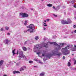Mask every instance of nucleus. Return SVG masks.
<instances>
[{"label": "nucleus", "instance_id": "obj_1", "mask_svg": "<svg viewBox=\"0 0 76 76\" xmlns=\"http://www.w3.org/2000/svg\"><path fill=\"white\" fill-rule=\"evenodd\" d=\"M42 47H46V48H48V46L47 45L46 43L44 45V44H40L35 45L34 48V50L39 52L37 53V54L38 55H39L40 54L42 53V56H46H46H45V55L46 53V52H45V50H43V53L41 52L42 50H41V49L42 48Z\"/></svg>", "mask_w": 76, "mask_h": 76}, {"label": "nucleus", "instance_id": "obj_2", "mask_svg": "<svg viewBox=\"0 0 76 76\" xmlns=\"http://www.w3.org/2000/svg\"><path fill=\"white\" fill-rule=\"evenodd\" d=\"M46 45H50L51 44H54L55 45H56L57 47L55 50H53V54L56 55L57 53H58V51L61 50V47L64 45V43H60V45L57 44L56 42H48L46 43Z\"/></svg>", "mask_w": 76, "mask_h": 76}, {"label": "nucleus", "instance_id": "obj_3", "mask_svg": "<svg viewBox=\"0 0 76 76\" xmlns=\"http://www.w3.org/2000/svg\"><path fill=\"white\" fill-rule=\"evenodd\" d=\"M72 45H68L65 48H63L61 50V51L62 53H63L65 55H67V54H69L70 53V50H68V49H69L70 48H72Z\"/></svg>", "mask_w": 76, "mask_h": 76}, {"label": "nucleus", "instance_id": "obj_4", "mask_svg": "<svg viewBox=\"0 0 76 76\" xmlns=\"http://www.w3.org/2000/svg\"><path fill=\"white\" fill-rule=\"evenodd\" d=\"M29 29H28V32H30V33H32L35 32V26L33 24H30L29 25Z\"/></svg>", "mask_w": 76, "mask_h": 76}, {"label": "nucleus", "instance_id": "obj_5", "mask_svg": "<svg viewBox=\"0 0 76 76\" xmlns=\"http://www.w3.org/2000/svg\"><path fill=\"white\" fill-rule=\"evenodd\" d=\"M60 56L61 55V53L57 54L56 53V55L53 54V51H52L51 53H49L48 54L46 55V57H48L49 58H50L51 57H52V56Z\"/></svg>", "mask_w": 76, "mask_h": 76}, {"label": "nucleus", "instance_id": "obj_6", "mask_svg": "<svg viewBox=\"0 0 76 76\" xmlns=\"http://www.w3.org/2000/svg\"><path fill=\"white\" fill-rule=\"evenodd\" d=\"M19 60H21L22 58H26L25 55H23V52H22V51L20 50L19 51Z\"/></svg>", "mask_w": 76, "mask_h": 76}, {"label": "nucleus", "instance_id": "obj_7", "mask_svg": "<svg viewBox=\"0 0 76 76\" xmlns=\"http://www.w3.org/2000/svg\"><path fill=\"white\" fill-rule=\"evenodd\" d=\"M20 16H22L23 18H25V17H28V15L25 13H20Z\"/></svg>", "mask_w": 76, "mask_h": 76}, {"label": "nucleus", "instance_id": "obj_8", "mask_svg": "<svg viewBox=\"0 0 76 76\" xmlns=\"http://www.w3.org/2000/svg\"><path fill=\"white\" fill-rule=\"evenodd\" d=\"M26 67L25 66H23L20 69V72H22V71H23L25 70V69H26Z\"/></svg>", "mask_w": 76, "mask_h": 76}, {"label": "nucleus", "instance_id": "obj_9", "mask_svg": "<svg viewBox=\"0 0 76 76\" xmlns=\"http://www.w3.org/2000/svg\"><path fill=\"white\" fill-rule=\"evenodd\" d=\"M72 23V21H71V20L69 18H68L67 21H66V24H69V23Z\"/></svg>", "mask_w": 76, "mask_h": 76}, {"label": "nucleus", "instance_id": "obj_10", "mask_svg": "<svg viewBox=\"0 0 76 76\" xmlns=\"http://www.w3.org/2000/svg\"><path fill=\"white\" fill-rule=\"evenodd\" d=\"M4 43L5 44H7L9 43V40L8 39H6L5 40H4Z\"/></svg>", "mask_w": 76, "mask_h": 76}, {"label": "nucleus", "instance_id": "obj_11", "mask_svg": "<svg viewBox=\"0 0 76 76\" xmlns=\"http://www.w3.org/2000/svg\"><path fill=\"white\" fill-rule=\"evenodd\" d=\"M74 47V48L72 49H71V50L72 51H76V45H75Z\"/></svg>", "mask_w": 76, "mask_h": 76}, {"label": "nucleus", "instance_id": "obj_12", "mask_svg": "<svg viewBox=\"0 0 76 76\" xmlns=\"http://www.w3.org/2000/svg\"><path fill=\"white\" fill-rule=\"evenodd\" d=\"M3 63H4V60H3L0 61V66H1L3 64Z\"/></svg>", "mask_w": 76, "mask_h": 76}, {"label": "nucleus", "instance_id": "obj_13", "mask_svg": "<svg viewBox=\"0 0 76 76\" xmlns=\"http://www.w3.org/2000/svg\"><path fill=\"white\" fill-rule=\"evenodd\" d=\"M61 22L62 24H66V21L62 20L61 21Z\"/></svg>", "mask_w": 76, "mask_h": 76}, {"label": "nucleus", "instance_id": "obj_14", "mask_svg": "<svg viewBox=\"0 0 76 76\" xmlns=\"http://www.w3.org/2000/svg\"><path fill=\"white\" fill-rule=\"evenodd\" d=\"M22 48L23 50L24 51H27V48H26V47H22Z\"/></svg>", "mask_w": 76, "mask_h": 76}, {"label": "nucleus", "instance_id": "obj_15", "mask_svg": "<svg viewBox=\"0 0 76 76\" xmlns=\"http://www.w3.org/2000/svg\"><path fill=\"white\" fill-rule=\"evenodd\" d=\"M60 8V6H58L56 8L55 10L57 11L58 10H59Z\"/></svg>", "mask_w": 76, "mask_h": 76}, {"label": "nucleus", "instance_id": "obj_16", "mask_svg": "<svg viewBox=\"0 0 76 76\" xmlns=\"http://www.w3.org/2000/svg\"><path fill=\"white\" fill-rule=\"evenodd\" d=\"M14 74H16V73H20V72L18 71H14L13 72Z\"/></svg>", "mask_w": 76, "mask_h": 76}, {"label": "nucleus", "instance_id": "obj_17", "mask_svg": "<svg viewBox=\"0 0 76 76\" xmlns=\"http://www.w3.org/2000/svg\"><path fill=\"white\" fill-rule=\"evenodd\" d=\"M44 75H45V72H42L40 75V76H44Z\"/></svg>", "mask_w": 76, "mask_h": 76}, {"label": "nucleus", "instance_id": "obj_18", "mask_svg": "<svg viewBox=\"0 0 76 76\" xmlns=\"http://www.w3.org/2000/svg\"><path fill=\"white\" fill-rule=\"evenodd\" d=\"M15 49H14L13 50H12V56H14L15 54H16V53H15Z\"/></svg>", "mask_w": 76, "mask_h": 76}, {"label": "nucleus", "instance_id": "obj_19", "mask_svg": "<svg viewBox=\"0 0 76 76\" xmlns=\"http://www.w3.org/2000/svg\"><path fill=\"white\" fill-rule=\"evenodd\" d=\"M47 6L48 7H52L53 6V4H47Z\"/></svg>", "mask_w": 76, "mask_h": 76}, {"label": "nucleus", "instance_id": "obj_20", "mask_svg": "<svg viewBox=\"0 0 76 76\" xmlns=\"http://www.w3.org/2000/svg\"><path fill=\"white\" fill-rule=\"evenodd\" d=\"M29 42V41H27L25 42L24 44L25 45H26V44H28Z\"/></svg>", "mask_w": 76, "mask_h": 76}, {"label": "nucleus", "instance_id": "obj_21", "mask_svg": "<svg viewBox=\"0 0 76 76\" xmlns=\"http://www.w3.org/2000/svg\"><path fill=\"white\" fill-rule=\"evenodd\" d=\"M43 23H44V24L43 25L44 26H47V23H45L44 22H43Z\"/></svg>", "mask_w": 76, "mask_h": 76}, {"label": "nucleus", "instance_id": "obj_22", "mask_svg": "<svg viewBox=\"0 0 76 76\" xmlns=\"http://www.w3.org/2000/svg\"><path fill=\"white\" fill-rule=\"evenodd\" d=\"M35 39H38L39 38H38V36H36L35 38Z\"/></svg>", "mask_w": 76, "mask_h": 76}, {"label": "nucleus", "instance_id": "obj_23", "mask_svg": "<svg viewBox=\"0 0 76 76\" xmlns=\"http://www.w3.org/2000/svg\"><path fill=\"white\" fill-rule=\"evenodd\" d=\"M5 29L6 30H8L9 29V27H7V26H6L5 27Z\"/></svg>", "mask_w": 76, "mask_h": 76}, {"label": "nucleus", "instance_id": "obj_24", "mask_svg": "<svg viewBox=\"0 0 76 76\" xmlns=\"http://www.w3.org/2000/svg\"><path fill=\"white\" fill-rule=\"evenodd\" d=\"M71 65V64H70V62H68V66H70Z\"/></svg>", "mask_w": 76, "mask_h": 76}, {"label": "nucleus", "instance_id": "obj_25", "mask_svg": "<svg viewBox=\"0 0 76 76\" xmlns=\"http://www.w3.org/2000/svg\"><path fill=\"white\" fill-rule=\"evenodd\" d=\"M37 61H38V62H39V63H40L41 64H42V62H41V61H40V60H37Z\"/></svg>", "mask_w": 76, "mask_h": 76}, {"label": "nucleus", "instance_id": "obj_26", "mask_svg": "<svg viewBox=\"0 0 76 76\" xmlns=\"http://www.w3.org/2000/svg\"><path fill=\"white\" fill-rule=\"evenodd\" d=\"M33 63V61H29V63L31 64V63Z\"/></svg>", "mask_w": 76, "mask_h": 76}, {"label": "nucleus", "instance_id": "obj_27", "mask_svg": "<svg viewBox=\"0 0 76 76\" xmlns=\"http://www.w3.org/2000/svg\"><path fill=\"white\" fill-rule=\"evenodd\" d=\"M4 30V29L3 28H1L0 29V31H3Z\"/></svg>", "mask_w": 76, "mask_h": 76}, {"label": "nucleus", "instance_id": "obj_28", "mask_svg": "<svg viewBox=\"0 0 76 76\" xmlns=\"http://www.w3.org/2000/svg\"><path fill=\"white\" fill-rule=\"evenodd\" d=\"M75 1H71V3H72V4H73V3H75Z\"/></svg>", "mask_w": 76, "mask_h": 76}, {"label": "nucleus", "instance_id": "obj_29", "mask_svg": "<svg viewBox=\"0 0 76 76\" xmlns=\"http://www.w3.org/2000/svg\"><path fill=\"white\" fill-rule=\"evenodd\" d=\"M66 58V57L64 56H63V60H64Z\"/></svg>", "mask_w": 76, "mask_h": 76}, {"label": "nucleus", "instance_id": "obj_30", "mask_svg": "<svg viewBox=\"0 0 76 76\" xmlns=\"http://www.w3.org/2000/svg\"><path fill=\"white\" fill-rule=\"evenodd\" d=\"M34 61H38V60H37V59L36 58L34 59Z\"/></svg>", "mask_w": 76, "mask_h": 76}, {"label": "nucleus", "instance_id": "obj_31", "mask_svg": "<svg viewBox=\"0 0 76 76\" xmlns=\"http://www.w3.org/2000/svg\"><path fill=\"white\" fill-rule=\"evenodd\" d=\"M16 65L17 66H19V64L18 63L16 64Z\"/></svg>", "mask_w": 76, "mask_h": 76}, {"label": "nucleus", "instance_id": "obj_32", "mask_svg": "<svg viewBox=\"0 0 76 76\" xmlns=\"http://www.w3.org/2000/svg\"><path fill=\"white\" fill-rule=\"evenodd\" d=\"M73 6H74V7L75 8H76V4L74 5Z\"/></svg>", "mask_w": 76, "mask_h": 76}, {"label": "nucleus", "instance_id": "obj_33", "mask_svg": "<svg viewBox=\"0 0 76 76\" xmlns=\"http://www.w3.org/2000/svg\"><path fill=\"white\" fill-rule=\"evenodd\" d=\"M74 64H76V60H75L74 62Z\"/></svg>", "mask_w": 76, "mask_h": 76}, {"label": "nucleus", "instance_id": "obj_34", "mask_svg": "<svg viewBox=\"0 0 76 76\" xmlns=\"http://www.w3.org/2000/svg\"><path fill=\"white\" fill-rule=\"evenodd\" d=\"M28 29L27 30H25V31H24V32H28Z\"/></svg>", "mask_w": 76, "mask_h": 76}, {"label": "nucleus", "instance_id": "obj_35", "mask_svg": "<svg viewBox=\"0 0 76 76\" xmlns=\"http://www.w3.org/2000/svg\"><path fill=\"white\" fill-rule=\"evenodd\" d=\"M54 16L55 17H57V15H56L55 14H53Z\"/></svg>", "mask_w": 76, "mask_h": 76}, {"label": "nucleus", "instance_id": "obj_36", "mask_svg": "<svg viewBox=\"0 0 76 76\" xmlns=\"http://www.w3.org/2000/svg\"><path fill=\"white\" fill-rule=\"evenodd\" d=\"M73 27L74 28H76V25H74Z\"/></svg>", "mask_w": 76, "mask_h": 76}, {"label": "nucleus", "instance_id": "obj_37", "mask_svg": "<svg viewBox=\"0 0 76 76\" xmlns=\"http://www.w3.org/2000/svg\"><path fill=\"white\" fill-rule=\"evenodd\" d=\"M53 9H55H55H56V8H55V7L53 6Z\"/></svg>", "mask_w": 76, "mask_h": 76}, {"label": "nucleus", "instance_id": "obj_38", "mask_svg": "<svg viewBox=\"0 0 76 76\" xmlns=\"http://www.w3.org/2000/svg\"><path fill=\"white\" fill-rule=\"evenodd\" d=\"M26 27L27 28H29V26H27Z\"/></svg>", "mask_w": 76, "mask_h": 76}, {"label": "nucleus", "instance_id": "obj_39", "mask_svg": "<svg viewBox=\"0 0 76 76\" xmlns=\"http://www.w3.org/2000/svg\"><path fill=\"white\" fill-rule=\"evenodd\" d=\"M19 53V50H17V54H18V53Z\"/></svg>", "mask_w": 76, "mask_h": 76}, {"label": "nucleus", "instance_id": "obj_40", "mask_svg": "<svg viewBox=\"0 0 76 76\" xmlns=\"http://www.w3.org/2000/svg\"><path fill=\"white\" fill-rule=\"evenodd\" d=\"M48 22V21H49L50 20L49 19H47L46 20Z\"/></svg>", "mask_w": 76, "mask_h": 76}, {"label": "nucleus", "instance_id": "obj_41", "mask_svg": "<svg viewBox=\"0 0 76 76\" xmlns=\"http://www.w3.org/2000/svg\"><path fill=\"white\" fill-rule=\"evenodd\" d=\"M43 29H44V30H45L46 29V28H45L44 27V28H43Z\"/></svg>", "mask_w": 76, "mask_h": 76}, {"label": "nucleus", "instance_id": "obj_42", "mask_svg": "<svg viewBox=\"0 0 76 76\" xmlns=\"http://www.w3.org/2000/svg\"><path fill=\"white\" fill-rule=\"evenodd\" d=\"M27 20H26L25 21V23H27Z\"/></svg>", "mask_w": 76, "mask_h": 76}, {"label": "nucleus", "instance_id": "obj_43", "mask_svg": "<svg viewBox=\"0 0 76 76\" xmlns=\"http://www.w3.org/2000/svg\"><path fill=\"white\" fill-rule=\"evenodd\" d=\"M7 35H10V33H7Z\"/></svg>", "mask_w": 76, "mask_h": 76}, {"label": "nucleus", "instance_id": "obj_44", "mask_svg": "<svg viewBox=\"0 0 76 76\" xmlns=\"http://www.w3.org/2000/svg\"><path fill=\"white\" fill-rule=\"evenodd\" d=\"M24 25H27V23H24Z\"/></svg>", "mask_w": 76, "mask_h": 76}, {"label": "nucleus", "instance_id": "obj_45", "mask_svg": "<svg viewBox=\"0 0 76 76\" xmlns=\"http://www.w3.org/2000/svg\"><path fill=\"white\" fill-rule=\"evenodd\" d=\"M74 32L75 33H76V30H75V31H74Z\"/></svg>", "mask_w": 76, "mask_h": 76}, {"label": "nucleus", "instance_id": "obj_46", "mask_svg": "<svg viewBox=\"0 0 76 76\" xmlns=\"http://www.w3.org/2000/svg\"><path fill=\"white\" fill-rule=\"evenodd\" d=\"M44 22H45V23H46V20H44Z\"/></svg>", "mask_w": 76, "mask_h": 76}, {"label": "nucleus", "instance_id": "obj_47", "mask_svg": "<svg viewBox=\"0 0 76 76\" xmlns=\"http://www.w3.org/2000/svg\"><path fill=\"white\" fill-rule=\"evenodd\" d=\"M74 13H75V14H76V11H74Z\"/></svg>", "mask_w": 76, "mask_h": 76}, {"label": "nucleus", "instance_id": "obj_48", "mask_svg": "<svg viewBox=\"0 0 76 76\" xmlns=\"http://www.w3.org/2000/svg\"><path fill=\"white\" fill-rule=\"evenodd\" d=\"M73 31H72V32H71V33H72V34H73Z\"/></svg>", "mask_w": 76, "mask_h": 76}, {"label": "nucleus", "instance_id": "obj_49", "mask_svg": "<svg viewBox=\"0 0 76 76\" xmlns=\"http://www.w3.org/2000/svg\"><path fill=\"white\" fill-rule=\"evenodd\" d=\"M31 10H33V9L31 8Z\"/></svg>", "mask_w": 76, "mask_h": 76}, {"label": "nucleus", "instance_id": "obj_50", "mask_svg": "<svg viewBox=\"0 0 76 76\" xmlns=\"http://www.w3.org/2000/svg\"><path fill=\"white\" fill-rule=\"evenodd\" d=\"M37 67L36 66H34V67Z\"/></svg>", "mask_w": 76, "mask_h": 76}, {"label": "nucleus", "instance_id": "obj_51", "mask_svg": "<svg viewBox=\"0 0 76 76\" xmlns=\"http://www.w3.org/2000/svg\"><path fill=\"white\" fill-rule=\"evenodd\" d=\"M71 69H72V67H71Z\"/></svg>", "mask_w": 76, "mask_h": 76}, {"label": "nucleus", "instance_id": "obj_52", "mask_svg": "<svg viewBox=\"0 0 76 76\" xmlns=\"http://www.w3.org/2000/svg\"><path fill=\"white\" fill-rule=\"evenodd\" d=\"M44 0H42V1H44Z\"/></svg>", "mask_w": 76, "mask_h": 76}, {"label": "nucleus", "instance_id": "obj_53", "mask_svg": "<svg viewBox=\"0 0 76 76\" xmlns=\"http://www.w3.org/2000/svg\"><path fill=\"white\" fill-rule=\"evenodd\" d=\"M56 36H54V37H56Z\"/></svg>", "mask_w": 76, "mask_h": 76}, {"label": "nucleus", "instance_id": "obj_54", "mask_svg": "<svg viewBox=\"0 0 76 76\" xmlns=\"http://www.w3.org/2000/svg\"><path fill=\"white\" fill-rule=\"evenodd\" d=\"M74 54H72V56H73Z\"/></svg>", "mask_w": 76, "mask_h": 76}, {"label": "nucleus", "instance_id": "obj_55", "mask_svg": "<svg viewBox=\"0 0 76 76\" xmlns=\"http://www.w3.org/2000/svg\"><path fill=\"white\" fill-rule=\"evenodd\" d=\"M69 61H70V60H69Z\"/></svg>", "mask_w": 76, "mask_h": 76}, {"label": "nucleus", "instance_id": "obj_56", "mask_svg": "<svg viewBox=\"0 0 76 76\" xmlns=\"http://www.w3.org/2000/svg\"><path fill=\"white\" fill-rule=\"evenodd\" d=\"M75 70H76V68H75Z\"/></svg>", "mask_w": 76, "mask_h": 76}, {"label": "nucleus", "instance_id": "obj_57", "mask_svg": "<svg viewBox=\"0 0 76 76\" xmlns=\"http://www.w3.org/2000/svg\"><path fill=\"white\" fill-rule=\"evenodd\" d=\"M15 63H16V62H15Z\"/></svg>", "mask_w": 76, "mask_h": 76}]
</instances>
